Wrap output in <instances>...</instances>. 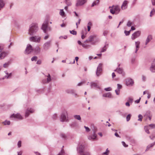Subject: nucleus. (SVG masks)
I'll return each instance as SVG.
<instances>
[{"mask_svg": "<svg viewBox=\"0 0 155 155\" xmlns=\"http://www.w3.org/2000/svg\"><path fill=\"white\" fill-rule=\"evenodd\" d=\"M75 91V90L73 89H67L66 90V92L67 93L73 94L74 93Z\"/></svg>", "mask_w": 155, "mask_h": 155, "instance_id": "obj_27", "label": "nucleus"}, {"mask_svg": "<svg viewBox=\"0 0 155 155\" xmlns=\"http://www.w3.org/2000/svg\"><path fill=\"white\" fill-rule=\"evenodd\" d=\"M41 29L45 33H46L48 29H50V28L48 27V22L47 21H45L44 22L41 27Z\"/></svg>", "mask_w": 155, "mask_h": 155, "instance_id": "obj_5", "label": "nucleus"}, {"mask_svg": "<svg viewBox=\"0 0 155 155\" xmlns=\"http://www.w3.org/2000/svg\"><path fill=\"white\" fill-rule=\"evenodd\" d=\"M131 115L130 114H128L126 117V120L127 121H128L130 119L131 117Z\"/></svg>", "mask_w": 155, "mask_h": 155, "instance_id": "obj_43", "label": "nucleus"}, {"mask_svg": "<svg viewBox=\"0 0 155 155\" xmlns=\"http://www.w3.org/2000/svg\"><path fill=\"white\" fill-rule=\"evenodd\" d=\"M81 34L82 35L81 38L82 39H83L85 37V36L84 35V31H81Z\"/></svg>", "mask_w": 155, "mask_h": 155, "instance_id": "obj_46", "label": "nucleus"}, {"mask_svg": "<svg viewBox=\"0 0 155 155\" xmlns=\"http://www.w3.org/2000/svg\"><path fill=\"white\" fill-rule=\"evenodd\" d=\"M114 9L116 12V14H117L120 11V8L118 5H115L114 7Z\"/></svg>", "mask_w": 155, "mask_h": 155, "instance_id": "obj_19", "label": "nucleus"}, {"mask_svg": "<svg viewBox=\"0 0 155 155\" xmlns=\"http://www.w3.org/2000/svg\"><path fill=\"white\" fill-rule=\"evenodd\" d=\"M18 147H20L21 146V141H18Z\"/></svg>", "mask_w": 155, "mask_h": 155, "instance_id": "obj_56", "label": "nucleus"}, {"mask_svg": "<svg viewBox=\"0 0 155 155\" xmlns=\"http://www.w3.org/2000/svg\"><path fill=\"white\" fill-rule=\"evenodd\" d=\"M84 127L86 131V132H89L90 131V130L88 127L84 126Z\"/></svg>", "mask_w": 155, "mask_h": 155, "instance_id": "obj_48", "label": "nucleus"}, {"mask_svg": "<svg viewBox=\"0 0 155 155\" xmlns=\"http://www.w3.org/2000/svg\"><path fill=\"white\" fill-rule=\"evenodd\" d=\"M103 66V64L101 63H100L97 68L96 70V75L97 76H99L101 74V73L102 71V67Z\"/></svg>", "mask_w": 155, "mask_h": 155, "instance_id": "obj_7", "label": "nucleus"}, {"mask_svg": "<svg viewBox=\"0 0 155 155\" xmlns=\"http://www.w3.org/2000/svg\"><path fill=\"white\" fill-rule=\"evenodd\" d=\"M67 114V112L66 111H64L62 113L61 116V121L63 122L65 121Z\"/></svg>", "mask_w": 155, "mask_h": 155, "instance_id": "obj_10", "label": "nucleus"}, {"mask_svg": "<svg viewBox=\"0 0 155 155\" xmlns=\"http://www.w3.org/2000/svg\"><path fill=\"white\" fill-rule=\"evenodd\" d=\"M110 13H111L113 14H114L115 13H116V12L114 9L113 10V9H110Z\"/></svg>", "mask_w": 155, "mask_h": 155, "instance_id": "obj_55", "label": "nucleus"}, {"mask_svg": "<svg viewBox=\"0 0 155 155\" xmlns=\"http://www.w3.org/2000/svg\"><path fill=\"white\" fill-rule=\"evenodd\" d=\"M61 137L64 138H65L66 137V136L65 135L63 134V133H61Z\"/></svg>", "mask_w": 155, "mask_h": 155, "instance_id": "obj_57", "label": "nucleus"}, {"mask_svg": "<svg viewBox=\"0 0 155 155\" xmlns=\"http://www.w3.org/2000/svg\"><path fill=\"white\" fill-rule=\"evenodd\" d=\"M150 70L152 72H155V60H154L152 63Z\"/></svg>", "mask_w": 155, "mask_h": 155, "instance_id": "obj_15", "label": "nucleus"}, {"mask_svg": "<svg viewBox=\"0 0 155 155\" xmlns=\"http://www.w3.org/2000/svg\"><path fill=\"white\" fill-rule=\"evenodd\" d=\"M36 63L38 64H40L41 63V61L40 60H39L37 61Z\"/></svg>", "mask_w": 155, "mask_h": 155, "instance_id": "obj_59", "label": "nucleus"}, {"mask_svg": "<svg viewBox=\"0 0 155 155\" xmlns=\"http://www.w3.org/2000/svg\"><path fill=\"white\" fill-rule=\"evenodd\" d=\"M91 84V88L93 87H97L99 89H100V87L97 84L95 83L94 82H91L90 83Z\"/></svg>", "mask_w": 155, "mask_h": 155, "instance_id": "obj_20", "label": "nucleus"}, {"mask_svg": "<svg viewBox=\"0 0 155 155\" xmlns=\"http://www.w3.org/2000/svg\"><path fill=\"white\" fill-rule=\"evenodd\" d=\"M122 143L123 146L125 147H127L128 146V145H127L125 142L124 141H122Z\"/></svg>", "mask_w": 155, "mask_h": 155, "instance_id": "obj_52", "label": "nucleus"}, {"mask_svg": "<svg viewBox=\"0 0 155 155\" xmlns=\"http://www.w3.org/2000/svg\"><path fill=\"white\" fill-rule=\"evenodd\" d=\"M9 62H8L6 63H5L3 65V67L5 68H6L8 67L9 65L10 64Z\"/></svg>", "mask_w": 155, "mask_h": 155, "instance_id": "obj_37", "label": "nucleus"}, {"mask_svg": "<svg viewBox=\"0 0 155 155\" xmlns=\"http://www.w3.org/2000/svg\"><path fill=\"white\" fill-rule=\"evenodd\" d=\"M115 92L116 93V94L117 95H118L119 94H120V90H119V89H116L115 90Z\"/></svg>", "mask_w": 155, "mask_h": 155, "instance_id": "obj_50", "label": "nucleus"}, {"mask_svg": "<svg viewBox=\"0 0 155 155\" xmlns=\"http://www.w3.org/2000/svg\"><path fill=\"white\" fill-rule=\"evenodd\" d=\"M47 78L46 82L48 83L51 81V77L50 74H48V75L47 76Z\"/></svg>", "mask_w": 155, "mask_h": 155, "instance_id": "obj_31", "label": "nucleus"}, {"mask_svg": "<svg viewBox=\"0 0 155 155\" xmlns=\"http://www.w3.org/2000/svg\"><path fill=\"white\" fill-rule=\"evenodd\" d=\"M134 83V81L131 79L127 78L126 80V83L127 86H132Z\"/></svg>", "mask_w": 155, "mask_h": 155, "instance_id": "obj_11", "label": "nucleus"}, {"mask_svg": "<svg viewBox=\"0 0 155 155\" xmlns=\"http://www.w3.org/2000/svg\"><path fill=\"white\" fill-rule=\"evenodd\" d=\"M106 45H105L104 47L102 48L101 49V52H104L106 50Z\"/></svg>", "mask_w": 155, "mask_h": 155, "instance_id": "obj_44", "label": "nucleus"}, {"mask_svg": "<svg viewBox=\"0 0 155 155\" xmlns=\"http://www.w3.org/2000/svg\"><path fill=\"white\" fill-rule=\"evenodd\" d=\"M5 5V3L2 0H0V10L1 8L3 7Z\"/></svg>", "mask_w": 155, "mask_h": 155, "instance_id": "obj_30", "label": "nucleus"}, {"mask_svg": "<svg viewBox=\"0 0 155 155\" xmlns=\"http://www.w3.org/2000/svg\"><path fill=\"white\" fill-rule=\"evenodd\" d=\"M104 90L106 91H109L111 90V88L110 87L105 88H104Z\"/></svg>", "mask_w": 155, "mask_h": 155, "instance_id": "obj_49", "label": "nucleus"}, {"mask_svg": "<svg viewBox=\"0 0 155 155\" xmlns=\"http://www.w3.org/2000/svg\"><path fill=\"white\" fill-rule=\"evenodd\" d=\"M133 99L131 97H129L128 99V102L129 103H132L133 101Z\"/></svg>", "mask_w": 155, "mask_h": 155, "instance_id": "obj_45", "label": "nucleus"}, {"mask_svg": "<svg viewBox=\"0 0 155 155\" xmlns=\"http://www.w3.org/2000/svg\"><path fill=\"white\" fill-rule=\"evenodd\" d=\"M88 139L89 140H94L96 139L97 135L94 131L93 135H90L88 137Z\"/></svg>", "mask_w": 155, "mask_h": 155, "instance_id": "obj_16", "label": "nucleus"}, {"mask_svg": "<svg viewBox=\"0 0 155 155\" xmlns=\"http://www.w3.org/2000/svg\"><path fill=\"white\" fill-rule=\"evenodd\" d=\"M84 147L82 145H80L77 148L78 152L81 154V155H90L89 153L88 152L83 153Z\"/></svg>", "mask_w": 155, "mask_h": 155, "instance_id": "obj_2", "label": "nucleus"}, {"mask_svg": "<svg viewBox=\"0 0 155 155\" xmlns=\"http://www.w3.org/2000/svg\"><path fill=\"white\" fill-rule=\"evenodd\" d=\"M8 54L7 52H2L0 54V59H3Z\"/></svg>", "mask_w": 155, "mask_h": 155, "instance_id": "obj_21", "label": "nucleus"}, {"mask_svg": "<svg viewBox=\"0 0 155 155\" xmlns=\"http://www.w3.org/2000/svg\"><path fill=\"white\" fill-rule=\"evenodd\" d=\"M140 99H141V97H140L139 99L138 100H136L135 101V102L136 103H138L140 102Z\"/></svg>", "mask_w": 155, "mask_h": 155, "instance_id": "obj_60", "label": "nucleus"}, {"mask_svg": "<svg viewBox=\"0 0 155 155\" xmlns=\"http://www.w3.org/2000/svg\"><path fill=\"white\" fill-rule=\"evenodd\" d=\"M142 80L143 81H144L146 80V77L143 76V75L142 76Z\"/></svg>", "mask_w": 155, "mask_h": 155, "instance_id": "obj_62", "label": "nucleus"}, {"mask_svg": "<svg viewBox=\"0 0 155 155\" xmlns=\"http://www.w3.org/2000/svg\"><path fill=\"white\" fill-rule=\"evenodd\" d=\"M141 34V31H137L135 32L132 35L131 38L132 40H134L136 38L139 37Z\"/></svg>", "mask_w": 155, "mask_h": 155, "instance_id": "obj_6", "label": "nucleus"}, {"mask_svg": "<svg viewBox=\"0 0 155 155\" xmlns=\"http://www.w3.org/2000/svg\"><path fill=\"white\" fill-rule=\"evenodd\" d=\"M86 2V0H78L76 6H78L84 4Z\"/></svg>", "mask_w": 155, "mask_h": 155, "instance_id": "obj_12", "label": "nucleus"}, {"mask_svg": "<svg viewBox=\"0 0 155 155\" xmlns=\"http://www.w3.org/2000/svg\"><path fill=\"white\" fill-rule=\"evenodd\" d=\"M100 2L99 0H97L94 2H93L92 3L91 6L93 7L95 5H99Z\"/></svg>", "mask_w": 155, "mask_h": 155, "instance_id": "obj_28", "label": "nucleus"}, {"mask_svg": "<svg viewBox=\"0 0 155 155\" xmlns=\"http://www.w3.org/2000/svg\"><path fill=\"white\" fill-rule=\"evenodd\" d=\"M115 71L117 72L119 74H122L123 75L125 74V73L123 71V69L120 68H117L114 70Z\"/></svg>", "mask_w": 155, "mask_h": 155, "instance_id": "obj_17", "label": "nucleus"}, {"mask_svg": "<svg viewBox=\"0 0 155 155\" xmlns=\"http://www.w3.org/2000/svg\"><path fill=\"white\" fill-rule=\"evenodd\" d=\"M85 81H83L79 83L78 84V86H80L81 85H82L84 83H85Z\"/></svg>", "mask_w": 155, "mask_h": 155, "instance_id": "obj_51", "label": "nucleus"}, {"mask_svg": "<svg viewBox=\"0 0 155 155\" xmlns=\"http://www.w3.org/2000/svg\"><path fill=\"white\" fill-rule=\"evenodd\" d=\"M152 39V36L151 35H148L147 38L145 45H147V44Z\"/></svg>", "mask_w": 155, "mask_h": 155, "instance_id": "obj_22", "label": "nucleus"}, {"mask_svg": "<svg viewBox=\"0 0 155 155\" xmlns=\"http://www.w3.org/2000/svg\"><path fill=\"white\" fill-rule=\"evenodd\" d=\"M51 41H50L45 43L43 45V49L45 51L48 50L51 45Z\"/></svg>", "mask_w": 155, "mask_h": 155, "instance_id": "obj_4", "label": "nucleus"}, {"mask_svg": "<svg viewBox=\"0 0 155 155\" xmlns=\"http://www.w3.org/2000/svg\"><path fill=\"white\" fill-rule=\"evenodd\" d=\"M155 143L154 142L153 143L147 146L146 151L148 150L150 148L152 147L155 145Z\"/></svg>", "mask_w": 155, "mask_h": 155, "instance_id": "obj_29", "label": "nucleus"}, {"mask_svg": "<svg viewBox=\"0 0 155 155\" xmlns=\"http://www.w3.org/2000/svg\"><path fill=\"white\" fill-rule=\"evenodd\" d=\"M75 119L80 120H81V117L79 115H75L74 116Z\"/></svg>", "mask_w": 155, "mask_h": 155, "instance_id": "obj_32", "label": "nucleus"}, {"mask_svg": "<svg viewBox=\"0 0 155 155\" xmlns=\"http://www.w3.org/2000/svg\"><path fill=\"white\" fill-rule=\"evenodd\" d=\"M38 28L36 24H32L29 27L28 31V34L30 35H34L36 34L38 31Z\"/></svg>", "mask_w": 155, "mask_h": 155, "instance_id": "obj_1", "label": "nucleus"}, {"mask_svg": "<svg viewBox=\"0 0 155 155\" xmlns=\"http://www.w3.org/2000/svg\"><path fill=\"white\" fill-rule=\"evenodd\" d=\"M38 59V57L36 56H34L31 58V60L32 61H36Z\"/></svg>", "mask_w": 155, "mask_h": 155, "instance_id": "obj_35", "label": "nucleus"}, {"mask_svg": "<svg viewBox=\"0 0 155 155\" xmlns=\"http://www.w3.org/2000/svg\"><path fill=\"white\" fill-rule=\"evenodd\" d=\"M89 40V38L87 39L86 40H85L84 41V43H89L90 42V41Z\"/></svg>", "mask_w": 155, "mask_h": 155, "instance_id": "obj_61", "label": "nucleus"}, {"mask_svg": "<svg viewBox=\"0 0 155 155\" xmlns=\"http://www.w3.org/2000/svg\"><path fill=\"white\" fill-rule=\"evenodd\" d=\"M109 152L110 151L109 150H108V148H107L106 150V152H104L103 153V154L105 155H108L109 153Z\"/></svg>", "mask_w": 155, "mask_h": 155, "instance_id": "obj_42", "label": "nucleus"}, {"mask_svg": "<svg viewBox=\"0 0 155 155\" xmlns=\"http://www.w3.org/2000/svg\"><path fill=\"white\" fill-rule=\"evenodd\" d=\"M135 43L136 46V49L135 51V53H136L137 52V51L139 50V48L140 47V42L139 41H137L135 42Z\"/></svg>", "mask_w": 155, "mask_h": 155, "instance_id": "obj_18", "label": "nucleus"}, {"mask_svg": "<svg viewBox=\"0 0 155 155\" xmlns=\"http://www.w3.org/2000/svg\"><path fill=\"white\" fill-rule=\"evenodd\" d=\"M41 37L39 36H33L29 38V40L31 41L36 43H39L41 40Z\"/></svg>", "mask_w": 155, "mask_h": 155, "instance_id": "obj_3", "label": "nucleus"}, {"mask_svg": "<svg viewBox=\"0 0 155 155\" xmlns=\"http://www.w3.org/2000/svg\"><path fill=\"white\" fill-rule=\"evenodd\" d=\"M108 33V31H104L103 35L104 36H106Z\"/></svg>", "mask_w": 155, "mask_h": 155, "instance_id": "obj_54", "label": "nucleus"}, {"mask_svg": "<svg viewBox=\"0 0 155 155\" xmlns=\"http://www.w3.org/2000/svg\"><path fill=\"white\" fill-rule=\"evenodd\" d=\"M152 2L153 5H155V0H152Z\"/></svg>", "mask_w": 155, "mask_h": 155, "instance_id": "obj_63", "label": "nucleus"}, {"mask_svg": "<svg viewBox=\"0 0 155 155\" xmlns=\"http://www.w3.org/2000/svg\"><path fill=\"white\" fill-rule=\"evenodd\" d=\"M60 15L61 16H63L64 15V12L63 9H61L60 12Z\"/></svg>", "mask_w": 155, "mask_h": 155, "instance_id": "obj_41", "label": "nucleus"}, {"mask_svg": "<svg viewBox=\"0 0 155 155\" xmlns=\"http://www.w3.org/2000/svg\"><path fill=\"white\" fill-rule=\"evenodd\" d=\"M96 35H91L89 36L88 38L90 42H92L94 41V39L96 38Z\"/></svg>", "mask_w": 155, "mask_h": 155, "instance_id": "obj_24", "label": "nucleus"}, {"mask_svg": "<svg viewBox=\"0 0 155 155\" xmlns=\"http://www.w3.org/2000/svg\"><path fill=\"white\" fill-rule=\"evenodd\" d=\"M103 96L105 97H108L109 98H111L112 97V95L110 93L108 92L104 94H103Z\"/></svg>", "mask_w": 155, "mask_h": 155, "instance_id": "obj_23", "label": "nucleus"}, {"mask_svg": "<svg viewBox=\"0 0 155 155\" xmlns=\"http://www.w3.org/2000/svg\"><path fill=\"white\" fill-rule=\"evenodd\" d=\"M11 117L16 118L20 120L23 119V117L19 113H17L16 114H13L11 115Z\"/></svg>", "mask_w": 155, "mask_h": 155, "instance_id": "obj_14", "label": "nucleus"}, {"mask_svg": "<svg viewBox=\"0 0 155 155\" xmlns=\"http://www.w3.org/2000/svg\"><path fill=\"white\" fill-rule=\"evenodd\" d=\"M70 33L74 35H77V32L76 31H74V30L72 31H70Z\"/></svg>", "mask_w": 155, "mask_h": 155, "instance_id": "obj_40", "label": "nucleus"}, {"mask_svg": "<svg viewBox=\"0 0 155 155\" xmlns=\"http://www.w3.org/2000/svg\"><path fill=\"white\" fill-rule=\"evenodd\" d=\"M117 89H119L120 90V89H121L122 88V86L120 84H117Z\"/></svg>", "mask_w": 155, "mask_h": 155, "instance_id": "obj_53", "label": "nucleus"}, {"mask_svg": "<svg viewBox=\"0 0 155 155\" xmlns=\"http://www.w3.org/2000/svg\"><path fill=\"white\" fill-rule=\"evenodd\" d=\"M35 154L36 155H41L40 153L38 152H35Z\"/></svg>", "mask_w": 155, "mask_h": 155, "instance_id": "obj_64", "label": "nucleus"}, {"mask_svg": "<svg viewBox=\"0 0 155 155\" xmlns=\"http://www.w3.org/2000/svg\"><path fill=\"white\" fill-rule=\"evenodd\" d=\"M149 127H150L152 129H154L155 128V124H149L148 125Z\"/></svg>", "mask_w": 155, "mask_h": 155, "instance_id": "obj_38", "label": "nucleus"}, {"mask_svg": "<svg viewBox=\"0 0 155 155\" xmlns=\"http://www.w3.org/2000/svg\"><path fill=\"white\" fill-rule=\"evenodd\" d=\"M128 2L126 0L124 1L121 6L122 10H125L127 8Z\"/></svg>", "mask_w": 155, "mask_h": 155, "instance_id": "obj_13", "label": "nucleus"}, {"mask_svg": "<svg viewBox=\"0 0 155 155\" xmlns=\"http://www.w3.org/2000/svg\"><path fill=\"white\" fill-rule=\"evenodd\" d=\"M155 12V10L154 9H153L151 11V12H150V16H152V12H153V13H154Z\"/></svg>", "mask_w": 155, "mask_h": 155, "instance_id": "obj_58", "label": "nucleus"}, {"mask_svg": "<svg viewBox=\"0 0 155 155\" xmlns=\"http://www.w3.org/2000/svg\"><path fill=\"white\" fill-rule=\"evenodd\" d=\"M148 126H145L144 127L146 133L147 134H149L150 132L149 131Z\"/></svg>", "mask_w": 155, "mask_h": 155, "instance_id": "obj_34", "label": "nucleus"}, {"mask_svg": "<svg viewBox=\"0 0 155 155\" xmlns=\"http://www.w3.org/2000/svg\"><path fill=\"white\" fill-rule=\"evenodd\" d=\"M34 110L31 108H28L25 111V117L26 118L28 117L30 113H32L34 112Z\"/></svg>", "mask_w": 155, "mask_h": 155, "instance_id": "obj_9", "label": "nucleus"}, {"mask_svg": "<svg viewBox=\"0 0 155 155\" xmlns=\"http://www.w3.org/2000/svg\"><path fill=\"white\" fill-rule=\"evenodd\" d=\"M124 33L125 34V35L126 36H128V35H129L130 34V31H128L125 30L124 31Z\"/></svg>", "mask_w": 155, "mask_h": 155, "instance_id": "obj_39", "label": "nucleus"}, {"mask_svg": "<svg viewBox=\"0 0 155 155\" xmlns=\"http://www.w3.org/2000/svg\"><path fill=\"white\" fill-rule=\"evenodd\" d=\"M3 123L5 125H10V121H8L7 120H5L4 122H3Z\"/></svg>", "mask_w": 155, "mask_h": 155, "instance_id": "obj_33", "label": "nucleus"}, {"mask_svg": "<svg viewBox=\"0 0 155 155\" xmlns=\"http://www.w3.org/2000/svg\"><path fill=\"white\" fill-rule=\"evenodd\" d=\"M139 119H138V121H141L143 118V116L141 114H139L138 116Z\"/></svg>", "mask_w": 155, "mask_h": 155, "instance_id": "obj_36", "label": "nucleus"}, {"mask_svg": "<svg viewBox=\"0 0 155 155\" xmlns=\"http://www.w3.org/2000/svg\"><path fill=\"white\" fill-rule=\"evenodd\" d=\"M82 46L85 49H88L91 47V45L86 43H83Z\"/></svg>", "mask_w": 155, "mask_h": 155, "instance_id": "obj_25", "label": "nucleus"}, {"mask_svg": "<svg viewBox=\"0 0 155 155\" xmlns=\"http://www.w3.org/2000/svg\"><path fill=\"white\" fill-rule=\"evenodd\" d=\"M132 25V22L130 21H129L127 24V26L128 27H130Z\"/></svg>", "mask_w": 155, "mask_h": 155, "instance_id": "obj_47", "label": "nucleus"}, {"mask_svg": "<svg viewBox=\"0 0 155 155\" xmlns=\"http://www.w3.org/2000/svg\"><path fill=\"white\" fill-rule=\"evenodd\" d=\"M33 51L32 46L30 45H28L25 51V54H28Z\"/></svg>", "mask_w": 155, "mask_h": 155, "instance_id": "obj_8", "label": "nucleus"}, {"mask_svg": "<svg viewBox=\"0 0 155 155\" xmlns=\"http://www.w3.org/2000/svg\"><path fill=\"white\" fill-rule=\"evenodd\" d=\"M35 52L36 54H38L40 53L41 51V49L39 47H36L34 49Z\"/></svg>", "mask_w": 155, "mask_h": 155, "instance_id": "obj_26", "label": "nucleus"}]
</instances>
